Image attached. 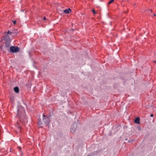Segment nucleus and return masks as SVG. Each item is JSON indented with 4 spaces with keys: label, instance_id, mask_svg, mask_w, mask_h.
<instances>
[{
    "label": "nucleus",
    "instance_id": "obj_1",
    "mask_svg": "<svg viewBox=\"0 0 156 156\" xmlns=\"http://www.w3.org/2000/svg\"><path fill=\"white\" fill-rule=\"evenodd\" d=\"M25 111L23 107L21 106H19L18 107L17 115L20 118L24 115Z\"/></svg>",
    "mask_w": 156,
    "mask_h": 156
},
{
    "label": "nucleus",
    "instance_id": "obj_2",
    "mask_svg": "<svg viewBox=\"0 0 156 156\" xmlns=\"http://www.w3.org/2000/svg\"><path fill=\"white\" fill-rule=\"evenodd\" d=\"M10 50L11 52L16 53L19 51V48L17 47L12 46L10 48Z\"/></svg>",
    "mask_w": 156,
    "mask_h": 156
},
{
    "label": "nucleus",
    "instance_id": "obj_3",
    "mask_svg": "<svg viewBox=\"0 0 156 156\" xmlns=\"http://www.w3.org/2000/svg\"><path fill=\"white\" fill-rule=\"evenodd\" d=\"M43 121L44 123V124H46V125L50 122L49 119L48 117L43 118Z\"/></svg>",
    "mask_w": 156,
    "mask_h": 156
},
{
    "label": "nucleus",
    "instance_id": "obj_4",
    "mask_svg": "<svg viewBox=\"0 0 156 156\" xmlns=\"http://www.w3.org/2000/svg\"><path fill=\"white\" fill-rule=\"evenodd\" d=\"M76 128V123H73V125L72 126L70 129L71 132H74Z\"/></svg>",
    "mask_w": 156,
    "mask_h": 156
},
{
    "label": "nucleus",
    "instance_id": "obj_5",
    "mask_svg": "<svg viewBox=\"0 0 156 156\" xmlns=\"http://www.w3.org/2000/svg\"><path fill=\"white\" fill-rule=\"evenodd\" d=\"M11 41H5V46L6 48H7V50H8L10 46Z\"/></svg>",
    "mask_w": 156,
    "mask_h": 156
},
{
    "label": "nucleus",
    "instance_id": "obj_6",
    "mask_svg": "<svg viewBox=\"0 0 156 156\" xmlns=\"http://www.w3.org/2000/svg\"><path fill=\"white\" fill-rule=\"evenodd\" d=\"M5 42V41H11V40L10 39L8 35V34H6L5 36V37L4 38Z\"/></svg>",
    "mask_w": 156,
    "mask_h": 156
},
{
    "label": "nucleus",
    "instance_id": "obj_7",
    "mask_svg": "<svg viewBox=\"0 0 156 156\" xmlns=\"http://www.w3.org/2000/svg\"><path fill=\"white\" fill-rule=\"evenodd\" d=\"M14 91L16 93H18L19 92V90L18 87H15L14 88Z\"/></svg>",
    "mask_w": 156,
    "mask_h": 156
},
{
    "label": "nucleus",
    "instance_id": "obj_8",
    "mask_svg": "<svg viewBox=\"0 0 156 156\" xmlns=\"http://www.w3.org/2000/svg\"><path fill=\"white\" fill-rule=\"evenodd\" d=\"M71 11V10L70 9H66L64 10V12L66 13H69V12Z\"/></svg>",
    "mask_w": 156,
    "mask_h": 156
},
{
    "label": "nucleus",
    "instance_id": "obj_9",
    "mask_svg": "<svg viewBox=\"0 0 156 156\" xmlns=\"http://www.w3.org/2000/svg\"><path fill=\"white\" fill-rule=\"evenodd\" d=\"M135 123L139 124L140 123V119L139 118H137L134 121Z\"/></svg>",
    "mask_w": 156,
    "mask_h": 156
},
{
    "label": "nucleus",
    "instance_id": "obj_10",
    "mask_svg": "<svg viewBox=\"0 0 156 156\" xmlns=\"http://www.w3.org/2000/svg\"><path fill=\"white\" fill-rule=\"evenodd\" d=\"M37 123H38V125L39 126H40V127L42 126V122H41V120H39L38 121Z\"/></svg>",
    "mask_w": 156,
    "mask_h": 156
},
{
    "label": "nucleus",
    "instance_id": "obj_11",
    "mask_svg": "<svg viewBox=\"0 0 156 156\" xmlns=\"http://www.w3.org/2000/svg\"><path fill=\"white\" fill-rule=\"evenodd\" d=\"M13 33V32L9 31H8L7 33L6 34H8V35H11Z\"/></svg>",
    "mask_w": 156,
    "mask_h": 156
},
{
    "label": "nucleus",
    "instance_id": "obj_12",
    "mask_svg": "<svg viewBox=\"0 0 156 156\" xmlns=\"http://www.w3.org/2000/svg\"><path fill=\"white\" fill-rule=\"evenodd\" d=\"M114 1V0H111L108 3V4H110L112 3Z\"/></svg>",
    "mask_w": 156,
    "mask_h": 156
},
{
    "label": "nucleus",
    "instance_id": "obj_13",
    "mask_svg": "<svg viewBox=\"0 0 156 156\" xmlns=\"http://www.w3.org/2000/svg\"><path fill=\"white\" fill-rule=\"evenodd\" d=\"M12 22L14 24H16V20H12Z\"/></svg>",
    "mask_w": 156,
    "mask_h": 156
},
{
    "label": "nucleus",
    "instance_id": "obj_14",
    "mask_svg": "<svg viewBox=\"0 0 156 156\" xmlns=\"http://www.w3.org/2000/svg\"><path fill=\"white\" fill-rule=\"evenodd\" d=\"M92 11L94 14H95L96 13V12H95V11L94 9L92 10Z\"/></svg>",
    "mask_w": 156,
    "mask_h": 156
},
{
    "label": "nucleus",
    "instance_id": "obj_15",
    "mask_svg": "<svg viewBox=\"0 0 156 156\" xmlns=\"http://www.w3.org/2000/svg\"><path fill=\"white\" fill-rule=\"evenodd\" d=\"M150 116L151 117H152L153 116V114H151L150 115Z\"/></svg>",
    "mask_w": 156,
    "mask_h": 156
},
{
    "label": "nucleus",
    "instance_id": "obj_16",
    "mask_svg": "<svg viewBox=\"0 0 156 156\" xmlns=\"http://www.w3.org/2000/svg\"><path fill=\"white\" fill-rule=\"evenodd\" d=\"M46 19V18L45 17H44L43 18V20H45Z\"/></svg>",
    "mask_w": 156,
    "mask_h": 156
},
{
    "label": "nucleus",
    "instance_id": "obj_17",
    "mask_svg": "<svg viewBox=\"0 0 156 156\" xmlns=\"http://www.w3.org/2000/svg\"><path fill=\"white\" fill-rule=\"evenodd\" d=\"M43 118H44L46 117H45V115H44L43 114Z\"/></svg>",
    "mask_w": 156,
    "mask_h": 156
},
{
    "label": "nucleus",
    "instance_id": "obj_18",
    "mask_svg": "<svg viewBox=\"0 0 156 156\" xmlns=\"http://www.w3.org/2000/svg\"><path fill=\"white\" fill-rule=\"evenodd\" d=\"M153 15H154V16H156V15H155V14H153Z\"/></svg>",
    "mask_w": 156,
    "mask_h": 156
},
{
    "label": "nucleus",
    "instance_id": "obj_19",
    "mask_svg": "<svg viewBox=\"0 0 156 156\" xmlns=\"http://www.w3.org/2000/svg\"><path fill=\"white\" fill-rule=\"evenodd\" d=\"M87 156H90L89 155H87Z\"/></svg>",
    "mask_w": 156,
    "mask_h": 156
},
{
    "label": "nucleus",
    "instance_id": "obj_20",
    "mask_svg": "<svg viewBox=\"0 0 156 156\" xmlns=\"http://www.w3.org/2000/svg\"><path fill=\"white\" fill-rule=\"evenodd\" d=\"M150 11L151 12H152V10L151 9L150 10Z\"/></svg>",
    "mask_w": 156,
    "mask_h": 156
},
{
    "label": "nucleus",
    "instance_id": "obj_21",
    "mask_svg": "<svg viewBox=\"0 0 156 156\" xmlns=\"http://www.w3.org/2000/svg\"><path fill=\"white\" fill-rule=\"evenodd\" d=\"M19 148H20V149H21V148L20 147H19Z\"/></svg>",
    "mask_w": 156,
    "mask_h": 156
},
{
    "label": "nucleus",
    "instance_id": "obj_22",
    "mask_svg": "<svg viewBox=\"0 0 156 156\" xmlns=\"http://www.w3.org/2000/svg\"><path fill=\"white\" fill-rule=\"evenodd\" d=\"M154 62H156V61H154Z\"/></svg>",
    "mask_w": 156,
    "mask_h": 156
}]
</instances>
